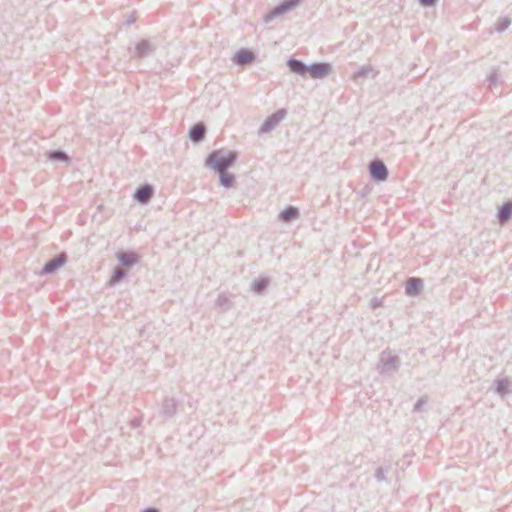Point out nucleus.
<instances>
[{"mask_svg": "<svg viewBox=\"0 0 512 512\" xmlns=\"http://www.w3.org/2000/svg\"><path fill=\"white\" fill-rule=\"evenodd\" d=\"M145 512H157L155 509H147Z\"/></svg>", "mask_w": 512, "mask_h": 512, "instance_id": "nucleus-18", "label": "nucleus"}, {"mask_svg": "<svg viewBox=\"0 0 512 512\" xmlns=\"http://www.w3.org/2000/svg\"><path fill=\"white\" fill-rule=\"evenodd\" d=\"M421 286V280L417 278H411L406 283V293L409 295H415L418 293Z\"/></svg>", "mask_w": 512, "mask_h": 512, "instance_id": "nucleus-7", "label": "nucleus"}, {"mask_svg": "<svg viewBox=\"0 0 512 512\" xmlns=\"http://www.w3.org/2000/svg\"><path fill=\"white\" fill-rule=\"evenodd\" d=\"M288 66L290 70L295 73L304 74L305 72H307V68L298 60H290L288 62Z\"/></svg>", "mask_w": 512, "mask_h": 512, "instance_id": "nucleus-12", "label": "nucleus"}, {"mask_svg": "<svg viewBox=\"0 0 512 512\" xmlns=\"http://www.w3.org/2000/svg\"><path fill=\"white\" fill-rule=\"evenodd\" d=\"M236 158V154L232 151L220 149L211 153L206 161V164L219 171L223 172L230 166Z\"/></svg>", "mask_w": 512, "mask_h": 512, "instance_id": "nucleus-1", "label": "nucleus"}, {"mask_svg": "<svg viewBox=\"0 0 512 512\" xmlns=\"http://www.w3.org/2000/svg\"><path fill=\"white\" fill-rule=\"evenodd\" d=\"M370 173L376 180H385L387 178V169L385 165L380 161H374L370 165Z\"/></svg>", "mask_w": 512, "mask_h": 512, "instance_id": "nucleus-2", "label": "nucleus"}, {"mask_svg": "<svg viewBox=\"0 0 512 512\" xmlns=\"http://www.w3.org/2000/svg\"><path fill=\"white\" fill-rule=\"evenodd\" d=\"M299 2H300V0H286L281 5H279L274 10L273 13L274 14L284 13V12L290 10L291 8H293L294 6H296Z\"/></svg>", "mask_w": 512, "mask_h": 512, "instance_id": "nucleus-9", "label": "nucleus"}, {"mask_svg": "<svg viewBox=\"0 0 512 512\" xmlns=\"http://www.w3.org/2000/svg\"><path fill=\"white\" fill-rule=\"evenodd\" d=\"M205 134V127L202 123H198L194 125L190 130V138L191 140L198 142L203 139Z\"/></svg>", "mask_w": 512, "mask_h": 512, "instance_id": "nucleus-5", "label": "nucleus"}, {"mask_svg": "<svg viewBox=\"0 0 512 512\" xmlns=\"http://www.w3.org/2000/svg\"><path fill=\"white\" fill-rule=\"evenodd\" d=\"M420 1H421L422 5L429 6V5H433L436 0H420Z\"/></svg>", "mask_w": 512, "mask_h": 512, "instance_id": "nucleus-16", "label": "nucleus"}, {"mask_svg": "<svg viewBox=\"0 0 512 512\" xmlns=\"http://www.w3.org/2000/svg\"><path fill=\"white\" fill-rule=\"evenodd\" d=\"M331 68L328 64H313L310 67L307 68V72L313 77V78H321L326 76L330 72Z\"/></svg>", "mask_w": 512, "mask_h": 512, "instance_id": "nucleus-3", "label": "nucleus"}, {"mask_svg": "<svg viewBox=\"0 0 512 512\" xmlns=\"http://www.w3.org/2000/svg\"><path fill=\"white\" fill-rule=\"evenodd\" d=\"M285 116V113L284 111H278L277 113H275L272 117L269 118V120L266 122V126H270L272 124H275L277 123L278 121H280L281 119H283Z\"/></svg>", "mask_w": 512, "mask_h": 512, "instance_id": "nucleus-14", "label": "nucleus"}, {"mask_svg": "<svg viewBox=\"0 0 512 512\" xmlns=\"http://www.w3.org/2000/svg\"><path fill=\"white\" fill-rule=\"evenodd\" d=\"M56 156H57L58 158H63V157H64V155H63L62 153H58V154H56Z\"/></svg>", "mask_w": 512, "mask_h": 512, "instance_id": "nucleus-17", "label": "nucleus"}, {"mask_svg": "<svg viewBox=\"0 0 512 512\" xmlns=\"http://www.w3.org/2000/svg\"><path fill=\"white\" fill-rule=\"evenodd\" d=\"M253 53L248 51V50H241L239 51L235 57H234V60L238 63V64H245V63H249L253 60Z\"/></svg>", "mask_w": 512, "mask_h": 512, "instance_id": "nucleus-8", "label": "nucleus"}, {"mask_svg": "<svg viewBox=\"0 0 512 512\" xmlns=\"http://www.w3.org/2000/svg\"><path fill=\"white\" fill-rule=\"evenodd\" d=\"M220 173H221V183L226 187L230 186L233 182V176L226 173L225 170Z\"/></svg>", "mask_w": 512, "mask_h": 512, "instance_id": "nucleus-15", "label": "nucleus"}, {"mask_svg": "<svg viewBox=\"0 0 512 512\" xmlns=\"http://www.w3.org/2000/svg\"><path fill=\"white\" fill-rule=\"evenodd\" d=\"M512 213V206L510 204H505L501 210H500V213H499V217L501 219V221H506L510 214Z\"/></svg>", "mask_w": 512, "mask_h": 512, "instance_id": "nucleus-13", "label": "nucleus"}, {"mask_svg": "<svg viewBox=\"0 0 512 512\" xmlns=\"http://www.w3.org/2000/svg\"><path fill=\"white\" fill-rule=\"evenodd\" d=\"M152 195V188L150 186H143L137 190L135 193V198L142 203H145L149 200Z\"/></svg>", "mask_w": 512, "mask_h": 512, "instance_id": "nucleus-6", "label": "nucleus"}, {"mask_svg": "<svg viewBox=\"0 0 512 512\" xmlns=\"http://www.w3.org/2000/svg\"><path fill=\"white\" fill-rule=\"evenodd\" d=\"M297 216L298 210L295 207H287L280 214V217L284 221H291L295 219Z\"/></svg>", "mask_w": 512, "mask_h": 512, "instance_id": "nucleus-10", "label": "nucleus"}, {"mask_svg": "<svg viewBox=\"0 0 512 512\" xmlns=\"http://www.w3.org/2000/svg\"><path fill=\"white\" fill-rule=\"evenodd\" d=\"M118 259L123 265L129 266L137 261V256L134 253H121Z\"/></svg>", "mask_w": 512, "mask_h": 512, "instance_id": "nucleus-11", "label": "nucleus"}, {"mask_svg": "<svg viewBox=\"0 0 512 512\" xmlns=\"http://www.w3.org/2000/svg\"><path fill=\"white\" fill-rule=\"evenodd\" d=\"M117 277H118V278L122 277V272H118Z\"/></svg>", "mask_w": 512, "mask_h": 512, "instance_id": "nucleus-19", "label": "nucleus"}, {"mask_svg": "<svg viewBox=\"0 0 512 512\" xmlns=\"http://www.w3.org/2000/svg\"><path fill=\"white\" fill-rule=\"evenodd\" d=\"M66 260V257L64 254L58 255L56 258L52 259L51 261L47 262L43 268L44 273H51L55 271L57 268L61 267Z\"/></svg>", "mask_w": 512, "mask_h": 512, "instance_id": "nucleus-4", "label": "nucleus"}]
</instances>
